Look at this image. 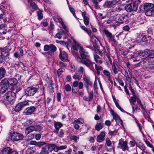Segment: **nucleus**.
Instances as JSON below:
<instances>
[{"label": "nucleus", "instance_id": "obj_1", "mask_svg": "<svg viewBox=\"0 0 154 154\" xmlns=\"http://www.w3.org/2000/svg\"><path fill=\"white\" fill-rule=\"evenodd\" d=\"M72 48L73 50L72 54L74 56V54L75 53L78 54L79 57H80V54L81 57L80 58L81 59H84V58L89 57L88 53L82 47L75 42V45L72 46Z\"/></svg>", "mask_w": 154, "mask_h": 154}, {"label": "nucleus", "instance_id": "obj_2", "mask_svg": "<svg viewBox=\"0 0 154 154\" xmlns=\"http://www.w3.org/2000/svg\"><path fill=\"white\" fill-rule=\"evenodd\" d=\"M74 56L78 62L85 65L92 71L94 72L95 71L94 67V63L91 61L89 57L84 58V59H81L80 57H79L78 54L75 53L74 54Z\"/></svg>", "mask_w": 154, "mask_h": 154}, {"label": "nucleus", "instance_id": "obj_3", "mask_svg": "<svg viewBox=\"0 0 154 154\" xmlns=\"http://www.w3.org/2000/svg\"><path fill=\"white\" fill-rule=\"evenodd\" d=\"M16 95L14 92L9 91L7 92L3 97V102L5 105L12 104L15 101Z\"/></svg>", "mask_w": 154, "mask_h": 154}, {"label": "nucleus", "instance_id": "obj_4", "mask_svg": "<svg viewBox=\"0 0 154 154\" xmlns=\"http://www.w3.org/2000/svg\"><path fill=\"white\" fill-rule=\"evenodd\" d=\"M132 2L127 4L125 7V10L128 12L136 11L137 10L138 4L141 2L140 0H131Z\"/></svg>", "mask_w": 154, "mask_h": 154}, {"label": "nucleus", "instance_id": "obj_5", "mask_svg": "<svg viewBox=\"0 0 154 154\" xmlns=\"http://www.w3.org/2000/svg\"><path fill=\"white\" fill-rule=\"evenodd\" d=\"M141 54L140 57L141 56V58L143 60L147 61L151 58H154V51L152 50H146L144 52H142Z\"/></svg>", "mask_w": 154, "mask_h": 154}, {"label": "nucleus", "instance_id": "obj_6", "mask_svg": "<svg viewBox=\"0 0 154 154\" xmlns=\"http://www.w3.org/2000/svg\"><path fill=\"white\" fill-rule=\"evenodd\" d=\"M130 0H113L111 1H106L104 4L103 5V7L104 8H110L115 6L117 3L120 1L121 3L125 4L129 2Z\"/></svg>", "mask_w": 154, "mask_h": 154}, {"label": "nucleus", "instance_id": "obj_7", "mask_svg": "<svg viewBox=\"0 0 154 154\" xmlns=\"http://www.w3.org/2000/svg\"><path fill=\"white\" fill-rule=\"evenodd\" d=\"M83 80L84 82V85L88 92H89V87L92 86V82L89 77L87 75L84 74L83 76Z\"/></svg>", "mask_w": 154, "mask_h": 154}, {"label": "nucleus", "instance_id": "obj_8", "mask_svg": "<svg viewBox=\"0 0 154 154\" xmlns=\"http://www.w3.org/2000/svg\"><path fill=\"white\" fill-rule=\"evenodd\" d=\"M29 102H31V101L29 100H27V101L18 103L15 106V111L16 112H18L20 111L26 106H29Z\"/></svg>", "mask_w": 154, "mask_h": 154}, {"label": "nucleus", "instance_id": "obj_9", "mask_svg": "<svg viewBox=\"0 0 154 154\" xmlns=\"http://www.w3.org/2000/svg\"><path fill=\"white\" fill-rule=\"evenodd\" d=\"M9 52L7 49H3L0 52V63L8 58Z\"/></svg>", "mask_w": 154, "mask_h": 154}, {"label": "nucleus", "instance_id": "obj_10", "mask_svg": "<svg viewBox=\"0 0 154 154\" xmlns=\"http://www.w3.org/2000/svg\"><path fill=\"white\" fill-rule=\"evenodd\" d=\"M38 89L35 87H29L27 88L26 91V94L27 96H32L37 91Z\"/></svg>", "mask_w": 154, "mask_h": 154}, {"label": "nucleus", "instance_id": "obj_11", "mask_svg": "<svg viewBox=\"0 0 154 154\" xmlns=\"http://www.w3.org/2000/svg\"><path fill=\"white\" fill-rule=\"evenodd\" d=\"M23 136L17 133L14 132L11 136V140L13 141H17L22 140L23 138Z\"/></svg>", "mask_w": 154, "mask_h": 154}, {"label": "nucleus", "instance_id": "obj_12", "mask_svg": "<svg viewBox=\"0 0 154 154\" xmlns=\"http://www.w3.org/2000/svg\"><path fill=\"white\" fill-rule=\"evenodd\" d=\"M103 32L109 42L112 41L115 42H116V40L114 38L115 36L113 35L111 32L105 29L103 30Z\"/></svg>", "mask_w": 154, "mask_h": 154}, {"label": "nucleus", "instance_id": "obj_13", "mask_svg": "<svg viewBox=\"0 0 154 154\" xmlns=\"http://www.w3.org/2000/svg\"><path fill=\"white\" fill-rule=\"evenodd\" d=\"M119 145L123 151L126 150L129 151V147L127 145V141H124L122 139H121L119 141Z\"/></svg>", "mask_w": 154, "mask_h": 154}, {"label": "nucleus", "instance_id": "obj_14", "mask_svg": "<svg viewBox=\"0 0 154 154\" xmlns=\"http://www.w3.org/2000/svg\"><path fill=\"white\" fill-rule=\"evenodd\" d=\"M36 108L35 106H30L25 110L24 112L26 113L27 115L31 114L35 111Z\"/></svg>", "mask_w": 154, "mask_h": 154}, {"label": "nucleus", "instance_id": "obj_15", "mask_svg": "<svg viewBox=\"0 0 154 154\" xmlns=\"http://www.w3.org/2000/svg\"><path fill=\"white\" fill-rule=\"evenodd\" d=\"M68 55L65 51H60L59 57L60 59L63 61H65L68 58Z\"/></svg>", "mask_w": 154, "mask_h": 154}, {"label": "nucleus", "instance_id": "obj_16", "mask_svg": "<svg viewBox=\"0 0 154 154\" xmlns=\"http://www.w3.org/2000/svg\"><path fill=\"white\" fill-rule=\"evenodd\" d=\"M105 136V134L104 132H100L97 138V142H101L104 140V137Z\"/></svg>", "mask_w": 154, "mask_h": 154}, {"label": "nucleus", "instance_id": "obj_17", "mask_svg": "<svg viewBox=\"0 0 154 154\" xmlns=\"http://www.w3.org/2000/svg\"><path fill=\"white\" fill-rule=\"evenodd\" d=\"M153 7V4L150 3H145L143 5V8L145 11L152 10Z\"/></svg>", "mask_w": 154, "mask_h": 154}, {"label": "nucleus", "instance_id": "obj_18", "mask_svg": "<svg viewBox=\"0 0 154 154\" xmlns=\"http://www.w3.org/2000/svg\"><path fill=\"white\" fill-rule=\"evenodd\" d=\"M8 85H16L17 83V80L15 78H9L7 79Z\"/></svg>", "mask_w": 154, "mask_h": 154}, {"label": "nucleus", "instance_id": "obj_19", "mask_svg": "<svg viewBox=\"0 0 154 154\" xmlns=\"http://www.w3.org/2000/svg\"><path fill=\"white\" fill-rule=\"evenodd\" d=\"M57 145L54 144H49L45 146V147L48 149L50 151H51L53 150H54L55 152H56Z\"/></svg>", "mask_w": 154, "mask_h": 154}, {"label": "nucleus", "instance_id": "obj_20", "mask_svg": "<svg viewBox=\"0 0 154 154\" xmlns=\"http://www.w3.org/2000/svg\"><path fill=\"white\" fill-rule=\"evenodd\" d=\"M12 151L11 148L7 147L4 148L2 151V154H11Z\"/></svg>", "mask_w": 154, "mask_h": 154}, {"label": "nucleus", "instance_id": "obj_21", "mask_svg": "<svg viewBox=\"0 0 154 154\" xmlns=\"http://www.w3.org/2000/svg\"><path fill=\"white\" fill-rule=\"evenodd\" d=\"M107 22L108 23H112L111 25L114 27H116L119 26L120 24L116 20H108Z\"/></svg>", "mask_w": 154, "mask_h": 154}, {"label": "nucleus", "instance_id": "obj_22", "mask_svg": "<svg viewBox=\"0 0 154 154\" xmlns=\"http://www.w3.org/2000/svg\"><path fill=\"white\" fill-rule=\"evenodd\" d=\"M54 126L57 131L56 134H57L60 128L62 127L63 124L60 122H56L54 123Z\"/></svg>", "mask_w": 154, "mask_h": 154}, {"label": "nucleus", "instance_id": "obj_23", "mask_svg": "<svg viewBox=\"0 0 154 154\" xmlns=\"http://www.w3.org/2000/svg\"><path fill=\"white\" fill-rule=\"evenodd\" d=\"M34 130H35L34 127L32 126H30L26 128L25 130V133L26 134H28Z\"/></svg>", "mask_w": 154, "mask_h": 154}, {"label": "nucleus", "instance_id": "obj_24", "mask_svg": "<svg viewBox=\"0 0 154 154\" xmlns=\"http://www.w3.org/2000/svg\"><path fill=\"white\" fill-rule=\"evenodd\" d=\"M32 1L29 3L30 5L31 8V10L32 11H34L36 10L38 8L37 5L35 4L34 2Z\"/></svg>", "mask_w": 154, "mask_h": 154}, {"label": "nucleus", "instance_id": "obj_25", "mask_svg": "<svg viewBox=\"0 0 154 154\" xmlns=\"http://www.w3.org/2000/svg\"><path fill=\"white\" fill-rule=\"evenodd\" d=\"M6 73V71L5 68L3 67L0 68V79L4 78Z\"/></svg>", "mask_w": 154, "mask_h": 154}, {"label": "nucleus", "instance_id": "obj_26", "mask_svg": "<svg viewBox=\"0 0 154 154\" xmlns=\"http://www.w3.org/2000/svg\"><path fill=\"white\" fill-rule=\"evenodd\" d=\"M0 92L2 94L5 93L8 89L9 86L0 85Z\"/></svg>", "mask_w": 154, "mask_h": 154}, {"label": "nucleus", "instance_id": "obj_27", "mask_svg": "<svg viewBox=\"0 0 154 154\" xmlns=\"http://www.w3.org/2000/svg\"><path fill=\"white\" fill-rule=\"evenodd\" d=\"M95 68L97 71V73L98 75L100 74V71L103 70V68L102 67L100 66H98L97 64L95 65Z\"/></svg>", "mask_w": 154, "mask_h": 154}, {"label": "nucleus", "instance_id": "obj_28", "mask_svg": "<svg viewBox=\"0 0 154 154\" xmlns=\"http://www.w3.org/2000/svg\"><path fill=\"white\" fill-rule=\"evenodd\" d=\"M43 127L42 124L37 125L34 127L35 131H38L39 132L41 131L43 128Z\"/></svg>", "mask_w": 154, "mask_h": 154}, {"label": "nucleus", "instance_id": "obj_29", "mask_svg": "<svg viewBox=\"0 0 154 154\" xmlns=\"http://www.w3.org/2000/svg\"><path fill=\"white\" fill-rule=\"evenodd\" d=\"M0 85L9 86V85H8V82L7 79L5 78L3 79L1 82Z\"/></svg>", "mask_w": 154, "mask_h": 154}, {"label": "nucleus", "instance_id": "obj_30", "mask_svg": "<svg viewBox=\"0 0 154 154\" xmlns=\"http://www.w3.org/2000/svg\"><path fill=\"white\" fill-rule=\"evenodd\" d=\"M103 125L104 124L103 123H100L97 124L95 126V129L97 131H99L102 128Z\"/></svg>", "mask_w": 154, "mask_h": 154}, {"label": "nucleus", "instance_id": "obj_31", "mask_svg": "<svg viewBox=\"0 0 154 154\" xmlns=\"http://www.w3.org/2000/svg\"><path fill=\"white\" fill-rule=\"evenodd\" d=\"M82 15L84 19H89L90 16L89 14L85 12H83L82 13Z\"/></svg>", "mask_w": 154, "mask_h": 154}, {"label": "nucleus", "instance_id": "obj_32", "mask_svg": "<svg viewBox=\"0 0 154 154\" xmlns=\"http://www.w3.org/2000/svg\"><path fill=\"white\" fill-rule=\"evenodd\" d=\"M92 4V7H94L96 9H98L99 8V5L98 4V3L97 1H97H94V2H91Z\"/></svg>", "mask_w": 154, "mask_h": 154}, {"label": "nucleus", "instance_id": "obj_33", "mask_svg": "<svg viewBox=\"0 0 154 154\" xmlns=\"http://www.w3.org/2000/svg\"><path fill=\"white\" fill-rule=\"evenodd\" d=\"M49 152L46 148L45 147H43L41 150L40 153L39 154H49Z\"/></svg>", "mask_w": 154, "mask_h": 154}, {"label": "nucleus", "instance_id": "obj_34", "mask_svg": "<svg viewBox=\"0 0 154 154\" xmlns=\"http://www.w3.org/2000/svg\"><path fill=\"white\" fill-rule=\"evenodd\" d=\"M151 39V37L148 35H146L143 36L142 39V41L143 42H148L149 40Z\"/></svg>", "mask_w": 154, "mask_h": 154}, {"label": "nucleus", "instance_id": "obj_35", "mask_svg": "<svg viewBox=\"0 0 154 154\" xmlns=\"http://www.w3.org/2000/svg\"><path fill=\"white\" fill-rule=\"evenodd\" d=\"M50 50L52 52H54L56 51L57 48L56 46L53 44H51L50 45Z\"/></svg>", "mask_w": 154, "mask_h": 154}, {"label": "nucleus", "instance_id": "obj_36", "mask_svg": "<svg viewBox=\"0 0 154 154\" xmlns=\"http://www.w3.org/2000/svg\"><path fill=\"white\" fill-rule=\"evenodd\" d=\"M67 148V146L66 145H62L60 146H57L56 152H57L59 150H61Z\"/></svg>", "mask_w": 154, "mask_h": 154}, {"label": "nucleus", "instance_id": "obj_37", "mask_svg": "<svg viewBox=\"0 0 154 154\" xmlns=\"http://www.w3.org/2000/svg\"><path fill=\"white\" fill-rule=\"evenodd\" d=\"M82 75L78 73H76L73 76V78L75 79H80L82 78Z\"/></svg>", "mask_w": 154, "mask_h": 154}, {"label": "nucleus", "instance_id": "obj_38", "mask_svg": "<svg viewBox=\"0 0 154 154\" xmlns=\"http://www.w3.org/2000/svg\"><path fill=\"white\" fill-rule=\"evenodd\" d=\"M84 121L82 119H77L75 120L74 122V123L81 125L84 123Z\"/></svg>", "mask_w": 154, "mask_h": 154}, {"label": "nucleus", "instance_id": "obj_39", "mask_svg": "<svg viewBox=\"0 0 154 154\" xmlns=\"http://www.w3.org/2000/svg\"><path fill=\"white\" fill-rule=\"evenodd\" d=\"M59 22L63 28L66 30V32H68V30L67 29L66 26L65 25L64 23L62 21V20H58Z\"/></svg>", "mask_w": 154, "mask_h": 154}, {"label": "nucleus", "instance_id": "obj_40", "mask_svg": "<svg viewBox=\"0 0 154 154\" xmlns=\"http://www.w3.org/2000/svg\"><path fill=\"white\" fill-rule=\"evenodd\" d=\"M111 112L114 119L116 120L119 118V117L118 115L115 112L112 110H111Z\"/></svg>", "mask_w": 154, "mask_h": 154}, {"label": "nucleus", "instance_id": "obj_41", "mask_svg": "<svg viewBox=\"0 0 154 154\" xmlns=\"http://www.w3.org/2000/svg\"><path fill=\"white\" fill-rule=\"evenodd\" d=\"M103 72L104 74L106 76H108L109 77L110 76V72L109 71L105 69L103 71Z\"/></svg>", "mask_w": 154, "mask_h": 154}, {"label": "nucleus", "instance_id": "obj_42", "mask_svg": "<svg viewBox=\"0 0 154 154\" xmlns=\"http://www.w3.org/2000/svg\"><path fill=\"white\" fill-rule=\"evenodd\" d=\"M153 11L152 10L146 11L145 12L146 15L148 16H150L152 15Z\"/></svg>", "mask_w": 154, "mask_h": 154}, {"label": "nucleus", "instance_id": "obj_43", "mask_svg": "<svg viewBox=\"0 0 154 154\" xmlns=\"http://www.w3.org/2000/svg\"><path fill=\"white\" fill-rule=\"evenodd\" d=\"M79 137H77V136L75 135H71L70 136V139L73 140L75 142H77V139H79Z\"/></svg>", "mask_w": 154, "mask_h": 154}, {"label": "nucleus", "instance_id": "obj_44", "mask_svg": "<svg viewBox=\"0 0 154 154\" xmlns=\"http://www.w3.org/2000/svg\"><path fill=\"white\" fill-rule=\"evenodd\" d=\"M65 90L67 92L70 91L71 90V86L69 84L66 85L65 86Z\"/></svg>", "mask_w": 154, "mask_h": 154}, {"label": "nucleus", "instance_id": "obj_45", "mask_svg": "<svg viewBox=\"0 0 154 154\" xmlns=\"http://www.w3.org/2000/svg\"><path fill=\"white\" fill-rule=\"evenodd\" d=\"M37 14L38 19H42L43 18V16L42 12L41 11L37 12Z\"/></svg>", "mask_w": 154, "mask_h": 154}, {"label": "nucleus", "instance_id": "obj_46", "mask_svg": "<svg viewBox=\"0 0 154 154\" xmlns=\"http://www.w3.org/2000/svg\"><path fill=\"white\" fill-rule=\"evenodd\" d=\"M78 71L80 75H82L84 71V68L82 66H80L79 69Z\"/></svg>", "mask_w": 154, "mask_h": 154}, {"label": "nucleus", "instance_id": "obj_47", "mask_svg": "<svg viewBox=\"0 0 154 154\" xmlns=\"http://www.w3.org/2000/svg\"><path fill=\"white\" fill-rule=\"evenodd\" d=\"M64 134V132L63 129H61L59 132V137L60 138H62Z\"/></svg>", "mask_w": 154, "mask_h": 154}, {"label": "nucleus", "instance_id": "obj_48", "mask_svg": "<svg viewBox=\"0 0 154 154\" xmlns=\"http://www.w3.org/2000/svg\"><path fill=\"white\" fill-rule=\"evenodd\" d=\"M106 143L108 146H110L111 144V142L110 139L108 138H106Z\"/></svg>", "mask_w": 154, "mask_h": 154}, {"label": "nucleus", "instance_id": "obj_49", "mask_svg": "<svg viewBox=\"0 0 154 154\" xmlns=\"http://www.w3.org/2000/svg\"><path fill=\"white\" fill-rule=\"evenodd\" d=\"M61 42V45L65 47L68 50H69V45L67 42L63 41Z\"/></svg>", "mask_w": 154, "mask_h": 154}, {"label": "nucleus", "instance_id": "obj_50", "mask_svg": "<svg viewBox=\"0 0 154 154\" xmlns=\"http://www.w3.org/2000/svg\"><path fill=\"white\" fill-rule=\"evenodd\" d=\"M50 45H45L44 47V50L45 51H47L50 50Z\"/></svg>", "mask_w": 154, "mask_h": 154}, {"label": "nucleus", "instance_id": "obj_51", "mask_svg": "<svg viewBox=\"0 0 154 154\" xmlns=\"http://www.w3.org/2000/svg\"><path fill=\"white\" fill-rule=\"evenodd\" d=\"M34 152L31 148H28L26 151V154H32Z\"/></svg>", "mask_w": 154, "mask_h": 154}, {"label": "nucleus", "instance_id": "obj_52", "mask_svg": "<svg viewBox=\"0 0 154 154\" xmlns=\"http://www.w3.org/2000/svg\"><path fill=\"white\" fill-rule=\"evenodd\" d=\"M93 98V91H91L90 94L89 96V101L92 100Z\"/></svg>", "mask_w": 154, "mask_h": 154}, {"label": "nucleus", "instance_id": "obj_53", "mask_svg": "<svg viewBox=\"0 0 154 154\" xmlns=\"http://www.w3.org/2000/svg\"><path fill=\"white\" fill-rule=\"evenodd\" d=\"M117 131L115 130L113 131H110L109 134L110 135H115L117 133Z\"/></svg>", "mask_w": 154, "mask_h": 154}, {"label": "nucleus", "instance_id": "obj_54", "mask_svg": "<svg viewBox=\"0 0 154 154\" xmlns=\"http://www.w3.org/2000/svg\"><path fill=\"white\" fill-rule=\"evenodd\" d=\"M112 70L114 73L115 74L118 73V70L116 68L115 65L112 66Z\"/></svg>", "mask_w": 154, "mask_h": 154}, {"label": "nucleus", "instance_id": "obj_55", "mask_svg": "<svg viewBox=\"0 0 154 154\" xmlns=\"http://www.w3.org/2000/svg\"><path fill=\"white\" fill-rule=\"evenodd\" d=\"M64 69L62 68H60V69H58L57 71V74L58 76H60L62 72H63L64 71Z\"/></svg>", "mask_w": 154, "mask_h": 154}, {"label": "nucleus", "instance_id": "obj_56", "mask_svg": "<svg viewBox=\"0 0 154 154\" xmlns=\"http://www.w3.org/2000/svg\"><path fill=\"white\" fill-rule=\"evenodd\" d=\"M115 104L116 106L122 112H124V110L122 108H121V106H119V105L117 102H116V103H115Z\"/></svg>", "mask_w": 154, "mask_h": 154}, {"label": "nucleus", "instance_id": "obj_57", "mask_svg": "<svg viewBox=\"0 0 154 154\" xmlns=\"http://www.w3.org/2000/svg\"><path fill=\"white\" fill-rule=\"evenodd\" d=\"M14 56L16 58H20V56L19 53L17 52H15L14 53Z\"/></svg>", "mask_w": 154, "mask_h": 154}, {"label": "nucleus", "instance_id": "obj_58", "mask_svg": "<svg viewBox=\"0 0 154 154\" xmlns=\"http://www.w3.org/2000/svg\"><path fill=\"white\" fill-rule=\"evenodd\" d=\"M5 119V117L0 113V122H2L4 121Z\"/></svg>", "mask_w": 154, "mask_h": 154}, {"label": "nucleus", "instance_id": "obj_59", "mask_svg": "<svg viewBox=\"0 0 154 154\" xmlns=\"http://www.w3.org/2000/svg\"><path fill=\"white\" fill-rule=\"evenodd\" d=\"M69 7L70 12L72 13L73 15H74V14H75L74 9L73 8L71 7L70 5L69 6Z\"/></svg>", "mask_w": 154, "mask_h": 154}, {"label": "nucleus", "instance_id": "obj_60", "mask_svg": "<svg viewBox=\"0 0 154 154\" xmlns=\"http://www.w3.org/2000/svg\"><path fill=\"white\" fill-rule=\"evenodd\" d=\"M78 87L79 89H82L83 88V84L82 82H79L78 84Z\"/></svg>", "mask_w": 154, "mask_h": 154}, {"label": "nucleus", "instance_id": "obj_61", "mask_svg": "<svg viewBox=\"0 0 154 154\" xmlns=\"http://www.w3.org/2000/svg\"><path fill=\"white\" fill-rule=\"evenodd\" d=\"M35 137L36 140H38L41 137V135L40 134H37L35 135Z\"/></svg>", "mask_w": 154, "mask_h": 154}, {"label": "nucleus", "instance_id": "obj_62", "mask_svg": "<svg viewBox=\"0 0 154 154\" xmlns=\"http://www.w3.org/2000/svg\"><path fill=\"white\" fill-rule=\"evenodd\" d=\"M79 83L78 81H75L73 82L72 84L73 86L74 87H77L78 86Z\"/></svg>", "mask_w": 154, "mask_h": 154}, {"label": "nucleus", "instance_id": "obj_63", "mask_svg": "<svg viewBox=\"0 0 154 154\" xmlns=\"http://www.w3.org/2000/svg\"><path fill=\"white\" fill-rule=\"evenodd\" d=\"M46 143L45 142H40L37 143V145L39 146H42L44 145Z\"/></svg>", "mask_w": 154, "mask_h": 154}, {"label": "nucleus", "instance_id": "obj_64", "mask_svg": "<svg viewBox=\"0 0 154 154\" xmlns=\"http://www.w3.org/2000/svg\"><path fill=\"white\" fill-rule=\"evenodd\" d=\"M123 30L125 31H128L130 30V28L129 26L128 25H126L123 27Z\"/></svg>", "mask_w": 154, "mask_h": 154}]
</instances>
